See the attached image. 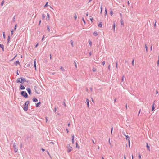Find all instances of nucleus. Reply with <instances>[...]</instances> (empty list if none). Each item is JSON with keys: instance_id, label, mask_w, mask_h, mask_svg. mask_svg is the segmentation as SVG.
Instances as JSON below:
<instances>
[{"instance_id": "47", "label": "nucleus", "mask_w": 159, "mask_h": 159, "mask_svg": "<svg viewBox=\"0 0 159 159\" xmlns=\"http://www.w3.org/2000/svg\"><path fill=\"white\" fill-rule=\"evenodd\" d=\"M105 61H103L102 62V64L103 65H105Z\"/></svg>"}, {"instance_id": "19", "label": "nucleus", "mask_w": 159, "mask_h": 159, "mask_svg": "<svg viewBox=\"0 0 159 159\" xmlns=\"http://www.w3.org/2000/svg\"><path fill=\"white\" fill-rule=\"evenodd\" d=\"M116 24L115 22H114L113 24V29L114 30V31L115 32V28Z\"/></svg>"}, {"instance_id": "23", "label": "nucleus", "mask_w": 159, "mask_h": 159, "mask_svg": "<svg viewBox=\"0 0 159 159\" xmlns=\"http://www.w3.org/2000/svg\"><path fill=\"white\" fill-rule=\"evenodd\" d=\"M34 68L36 69V61L34 60Z\"/></svg>"}, {"instance_id": "24", "label": "nucleus", "mask_w": 159, "mask_h": 159, "mask_svg": "<svg viewBox=\"0 0 159 159\" xmlns=\"http://www.w3.org/2000/svg\"><path fill=\"white\" fill-rule=\"evenodd\" d=\"M70 43L72 47H74V43L73 41L72 40H71L70 41Z\"/></svg>"}, {"instance_id": "35", "label": "nucleus", "mask_w": 159, "mask_h": 159, "mask_svg": "<svg viewBox=\"0 0 159 159\" xmlns=\"http://www.w3.org/2000/svg\"><path fill=\"white\" fill-rule=\"evenodd\" d=\"M132 65L134 66V59L132 60Z\"/></svg>"}, {"instance_id": "46", "label": "nucleus", "mask_w": 159, "mask_h": 159, "mask_svg": "<svg viewBox=\"0 0 159 159\" xmlns=\"http://www.w3.org/2000/svg\"><path fill=\"white\" fill-rule=\"evenodd\" d=\"M13 34V30H12L11 31V34L12 35Z\"/></svg>"}, {"instance_id": "45", "label": "nucleus", "mask_w": 159, "mask_h": 159, "mask_svg": "<svg viewBox=\"0 0 159 159\" xmlns=\"http://www.w3.org/2000/svg\"><path fill=\"white\" fill-rule=\"evenodd\" d=\"M89 44L91 46L92 45V42L91 41H89Z\"/></svg>"}, {"instance_id": "55", "label": "nucleus", "mask_w": 159, "mask_h": 159, "mask_svg": "<svg viewBox=\"0 0 159 159\" xmlns=\"http://www.w3.org/2000/svg\"><path fill=\"white\" fill-rule=\"evenodd\" d=\"M41 20H40L39 21V25H40V24L41 23Z\"/></svg>"}, {"instance_id": "51", "label": "nucleus", "mask_w": 159, "mask_h": 159, "mask_svg": "<svg viewBox=\"0 0 159 159\" xmlns=\"http://www.w3.org/2000/svg\"><path fill=\"white\" fill-rule=\"evenodd\" d=\"M140 111H141V109H140L139 110V113H138V116L139 115V114H140Z\"/></svg>"}, {"instance_id": "64", "label": "nucleus", "mask_w": 159, "mask_h": 159, "mask_svg": "<svg viewBox=\"0 0 159 159\" xmlns=\"http://www.w3.org/2000/svg\"><path fill=\"white\" fill-rule=\"evenodd\" d=\"M88 16V13L87 12L86 14V16Z\"/></svg>"}, {"instance_id": "10", "label": "nucleus", "mask_w": 159, "mask_h": 159, "mask_svg": "<svg viewBox=\"0 0 159 159\" xmlns=\"http://www.w3.org/2000/svg\"><path fill=\"white\" fill-rule=\"evenodd\" d=\"M20 89L21 90H23L25 89V87L22 84H20Z\"/></svg>"}, {"instance_id": "62", "label": "nucleus", "mask_w": 159, "mask_h": 159, "mask_svg": "<svg viewBox=\"0 0 159 159\" xmlns=\"http://www.w3.org/2000/svg\"><path fill=\"white\" fill-rule=\"evenodd\" d=\"M38 43H37V44H36L35 45V47H36H36H37L38 46Z\"/></svg>"}, {"instance_id": "59", "label": "nucleus", "mask_w": 159, "mask_h": 159, "mask_svg": "<svg viewBox=\"0 0 159 159\" xmlns=\"http://www.w3.org/2000/svg\"><path fill=\"white\" fill-rule=\"evenodd\" d=\"M66 130L67 131V133H68V132H69V131H68V129H66Z\"/></svg>"}, {"instance_id": "49", "label": "nucleus", "mask_w": 159, "mask_h": 159, "mask_svg": "<svg viewBox=\"0 0 159 159\" xmlns=\"http://www.w3.org/2000/svg\"><path fill=\"white\" fill-rule=\"evenodd\" d=\"M74 18H75V20H76V18H77V16H76V15H75L74 16Z\"/></svg>"}, {"instance_id": "44", "label": "nucleus", "mask_w": 159, "mask_h": 159, "mask_svg": "<svg viewBox=\"0 0 159 159\" xmlns=\"http://www.w3.org/2000/svg\"><path fill=\"white\" fill-rule=\"evenodd\" d=\"M124 76L123 75V76L122 78V81L123 82L124 81Z\"/></svg>"}, {"instance_id": "14", "label": "nucleus", "mask_w": 159, "mask_h": 159, "mask_svg": "<svg viewBox=\"0 0 159 159\" xmlns=\"http://www.w3.org/2000/svg\"><path fill=\"white\" fill-rule=\"evenodd\" d=\"M74 134H73L72 135V143L73 144L74 143Z\"/></svg>"}, {"instance_id": "39", "label": "nucleus", "mask_w": 159, "mask_h": 159, "mask_svg": "<svg viewBox=\"0 0 159 159\" xmlns=\"http://www.w3.org/2000/svg\"><path fill=\"white\" fill-rule=\"evenodd\" d=\"M16 27H17V24H16L15 25V27H14V30H16Z\"/></svg>"}, {"instance_id": "38", "label": "nucleus", "mask_w": 159, "mask_h": 159, "mask_svg": "<svg viewBox=\"0 0 159 159\" xmlns=\"http://www.w3.org/2000/svg\"><path fill=\"white\" fill-rule=\"evenodd\" d=\"M108 142H109V143L110 144V145L111 146V143L110 142V138H109V140H108Z\"/></svg>"}, {"instance_id": "52", "label": "nucleus", "mask_w": 159, "mask_h": 159, "mask_svg": "<svg viewBox=\"0 0 159 159\" xmlns=\"http://www.w3.org/2000/svg\"><path fill=\"white\" fill-rule=\"evenodd\" d=\"M2 49V50L3 51H4V46L1 48Z\"/></svg>"}, {"instance_id": "48", "label": "nucleus", "mask_w": 159, "mask_h": 159, "mask_svg": "<svg viewBox=\"0 0 159 159\" xmlns=\"http://www.w3.org/2000/svg\"><path fill=\"white\" fill-rule=\"evenodd\" d=\"M139 157L140 159H141V155L140 154H139Z\"/></svg>"}, {"instance_id": "43", "label": "nucleus", "mask_w": 159, "mask_h": 159, "mask_svg": "<svg viewBox=\"0 0 159 159\" xmlns=\"http://www.w3.org/2000/svg\"><path fill=\"white\" fill-rule=\"evenodd\" d=\"M3 46H4V45L3 44H0V48H2Z\"/></svg>"}, {"instance_id": "8", "label": "nucleus", "mask_w": 159, "mask_h": 159, "mask_svg": "<svg viewBox=\"0 0 159 159\" xmlns=\"http://www.w3.org/2000/svg\"><path fill=\"white\" fill-rule=\"evenodd\" d=\"M27 91L28 92V93L29 95H31V90L29 88H27L26 89Z\"/></svg>"}, {"instance_id": "6", "label": "nucleus", "mask_w": 159, "mask_h": 159, "mask_svg": "<svg viewBox=\"0 0 159 159\" xmlns=\"http://www.w3.org/2000/svg\"><path fill=\"white\" fill-rule=\"evenodd\" d=\"M125 136L126 137V139L128 140V143H129V146L130 147V138L127 135H125Z\"/></svg>"}, {"instance_id": "9", "label": "nucleus", "mask_w": 159, "mask_h": 159, "mask_svg": "<svg viewBox=\"0 0 159 159\" xmlns=\"http://www.w3.org/2000/svg\"><path fill=\"white\" fill-rule=\"evenodd\" d=\"M18 64H20V63L19 62L18 60L16 61H15L14 62V64L16 66H17Z\"/></svg>"}, {"instance_id": "25", "label": "nucleus", "mask_w": 159, "mask_h": 159, "mask_svg": "<svg viewBox=\"0 0 159 159\" xmlns=\"http://www.w3.org/2000/svg\"><path fill=\"white\" fill-rule=\"evenodd\" d=\"M105 16L106 15L107 13V9L106 8L105 9Z\"/></svg>"}, {"instance_id": "3", "label": "nucleus", "mask_w": 159, "mask_h": 159, "mask_svg": "<svg viewBox=\"0 0 159 159\" xmlns=\"http://www.w3.org/2000/svg\"><path fill=\"white\" fill-rule=\"evenodd\" d=\"M21 94L22 96L24 97L25 98H26L28 97V95L25 91H22L21 92Z\"/></svg>"}, {"instance_id": "30", "label": "nucleus", "mask_w": 159, "mask_h": 159, "mask_svg": "<svg viewBox=\"0 0 159 159\" xmlns=\"http://www.w3.org/2000/svg\"><path fill=\"white\" fill-rule=\"evenodd\" d=\"M100 9H101L100 13H102V5H101V8H100Z\"/></svg>"}, {"instance_id": "28", "label": "nucleus", "mask_w": 159, "mask_h": 159, "mask_svg": "<svg viewBox=\"0 0 159 159\" xmlns=\"http://www.w3.org/2000/svg\"><path fill=\"white\" fill-rule=\"evenodd\" d=\"M42 17L43 19H44L45 18V15L44 14H43L42 15Z\"/></svg>"}, {"instance_id": "40", "label": "nucleus", "mask_w": 159, "mask_h": 159, "mask_svg": "<svg viewBox=\"0 0 159 159\" xmlns=\"http://www.w3.org/2000/svg\"><path fill=\"white\" fill-rule=\"evenodd\" d=\"M75 66L76 68H77V66L76 62L74 61Z\"/></svg>"}, {"instance_id": "61", "label": "nucleus", "mask_w": 159, "mask_h": 159, "mask_svg": "<svg viewBox=\"0 0 159 159\" xmlns=\"http://www.w3.org/2000/svg\"><path fill=\"white\" fill-rule=\"evenodd\" d=\"M150 49L151 50H152V46H151L150 47Z\"/></svg>"}, {"instance_id": "32", "label": "nucleus", "mask_w": 159, "mask_h": 159, "mask_svg": "<svg viewBox=\"0 0 159 159\" xmlns=\"http://www.w3.org/2000/svg\"><path fill=\"white\" fill-rule=\"evenodd\" d=\"M60 68L61 69H62L63 71H64V69L62 67V66H61L60 67Z\"/></svg>"}, {"instance_id": "58", "label": "nucleus", "mask_w": 159, "mask_h": 159, "mask_svg": "<svg viewBox=\"0 0 159 159\" xmlns=\"http://www.w3.org/2000/svg\"><path fill=\"white\" fill-rule=\"evenodd\" d=\"M18 70H17V72H16V74H17V75H19V74L18 72Z\"/></svg>"}, {"instance_id": "29", "label": "nucleus", "mask_w": 159, "mask_h": 159, "mask_svg": "<svg viewBox=\"0 0 159 159\" xmlns=\"http://www.w3.org/2000/svg\"><path fill=\"white\" fill-rule=\"evenodd\" d=\"M117 65H118V61H116V68H117Z\"/></svg>"}, {"instance_id": "15", "label": "nucleus", "mask_w": 159, "mask_h": 159, "mask_svg": "<svg viewBox=\"0 0 159 159\" xmlns=\"http://www.w3.org/2000/svg\"><path fill=\"white\" fill-rule=\"evenodd\" d=\"M10 36H8V39H7V44H8L9 43V41H10Z\"/></svg>"}, {"instance_id": "1", "label": "nucleus", "mask_w": 159, "mask_h": 159, "mask_svg": "<svg viewBox=\"0 0 159 159\" xmlns=\"http://www.w3.org/2000/svg\"><path fill=\"white\" fill-rule=\"evenodd\" d=\"M26 80L25 79L21 77V78H18L16 80V82L17 83H20L23 84L24 82H26Z\"/></svg>"}, {"instance_id": "18", "label": "nucleus", "mask_w": 159, "mask_h": 159, "mask_svg": "<svg viewBox=\"0 0 159 159\" xmlns=\"http://www.w3.org/2000/svg\"><path fill=\"white\" fill-rule=\"evenodd\" d=\"M154 102H155V101L154 102H153V105H152V111H153L154 110V109H155V107H154L155 103H154Z\"/></svg>"}, {"instance_id": "5", "label": "nucleus", "mask_w": 159, "mask_h": 159, "mask_svg": "<svg viewBox=\"0 0 159 159\" xmlns=\"http://www.w3.org/2000/svg\"><path fill=\"white\" fill-rule=\"evenodd\" d=\"M13 147L14 148V151L15 152H16L18 151L17 147L15 144L14 142L13 143Z\"/></svg>"}, {"instance_id": "57", "label": "nucleus", "mask_w": 159, "mask_h": 159, "mask_svg": "<svg viewBox=\"0 0 159 159\" xmlns=\"http://www.w3.org/2000/svg\"><path fill=\"white\" fill-rule=\"evenodd\" d=\"M159 64V60H158L157 62V65H158Z\"/></svg>"}, {"instance_id": "37", "label": "nucleus", "mask_w": 159, "mask_h": 159, "mask_svg": "<svg viewBox=\"0 0 159 159\" xmlns=\"http://www.w3.org/2000/svg\"><path fill=\"white\" fill-rule=\"evenodd\" d=\"M4 3V1H3L2 2H1V6H2L3 5Z\"/></svg>"}, {"instance_id": "12", "label": "nucleus", "mask_w": 159, "mask_h": 159, "mask_svg": "<svg viewBox=\"0 0 159 159\" xmlns=\"http://www.w3.org/2000/svg\"><path fill=\"white\" fill-rule=\"evenodd\" d=\"M33 101L34 102H37L38 101V99L35 98H33Z\"/></svg>"}, {"instance_id": "16", "label": "nucleus", "mask_w": 159, "mask_h": 159, "mask_svg": "<svg viewBox=\"0 0 159 159\" xmlns=\"http://www.w3.org/2000/svg\"><path fill=\"white\" fill-rule=\"evenodd\" d=\"M41 103L40 102L38 103H37L36 104V106L37 107H39V105L41 104Z\"/></svg>"}, {"instance_id": "33", "label": "nucleus", "mask_w": 159, "mask_h": 159, "mask_svg": "<svg viewBox=\"0 0 159 159\" xmlns=\"http://www.w3.org/2000/svg\"><path fill=\"white\" fill-rule=\"evenodd\" d=\"M92 70L93 72H95L96 71V69L95 68H93Z\"/></svg>"}, {"instance_id": "11", "label": "nucleus", "mask_w": 159, "mask_h": 159, "mask_svg": "<svg viewBox=\"0 0 159 159\" xmlns=\"http://www.w3.org/2000/svg\"><path fill=\"white\" fill-rule=\"evenodd\" d=\"M120 22H121V25H122L123 26L124 25V21L122 19V18H121V19Z\"/></svg>"}, {"instance_id": "56", "label": "nucleus", "mask_w": 159, "mask_h": 159, "mask_svg": "<svg viewBox=\"0 0 159 159\" xmlns=\"http://www.w3.org/2000/svg\"><path fill=\"white\" fill-rule=\"evenodd\" d=\"M120 17H121V18H122V14H121V13H120Z\"/></svg>"}, {"instance_id": "26", "label": "nucleus", "mask_w": 159, "mask_h": 159, "mask_svg": "<svg viewBox=\"0 0 159 159\" xmlns=\"http://www.w3.org/2000/svg\"><path fill=\"white\" fill-rule=\"evenodd\" d=\"M47 30L49 32L50 31V30L49 26L47 25Z\"/></svg>"}, {"instance_id": "60", "label": "nucleus", "mask_w": 159, "mask_h": 159, "mask_svg": "<svg viewBox=\"0 0 159 159\" xmlns=\"http://www.w3.org/2000/svg\"><path fill=\"white\" fill-rule=\"evenodd\" d=\"M108 69L109 70H110V65H109L108 66Z\"/></svg>"}, {"instance_id": "2", "label": "nucleus", "mask_w": 159, "mask_h": 159, "mask_svg": "<svg viewBox=\"0 0 159 159\" xmlns=\"http://www.w3.org/2000/svg\"><path fill=\"white\" fill-rule=\"evenodd\" d=\"M29 103V101H27L25 102L24 104V107L23 108V109L25 111H26L28 110V105Z\"/></svg>"}, {"instance_id": "36", "label": "nucleus", "mask_w": 159, "mask_h": 159, "mask_svg": "<svg viewBox=\"0 0 159 159\" xmlns=\"http://www.w3.org/2000/svg\"><path fill=\"white\" fill-rule=\"evenodd\" d=\"M48 2H47L46 4H45V5L44 6V7H46L47 6H48Z\"/></svg>"}, {"instance_id": "50", "label": "nucleus", "mask_w": 159, "mask_h": 159, "mask_svg": "<svg viewBox=\"0 0 159 159\" xmlns=\"http://www.w3.org/2000/svg\"><path fill=\"white\" fill-rule=\"evenodd\" d=\"M90 20L91 21V22H92V20H93V18H90Z\"/></svg>"}, {"instance_id": "63", "label": "nucleus", "mask_w": 159, "mask_h": 159, "mask_svg": "<svg viewBox=\"0 0 159 159\" xmlns=\"http://www.w3.org/2000/svg\"><path fill=\"white\" fill-rule=\"evenodd\" d=\"M42 150L44 152V151H45V149H44L42 148Z\"/></svg>"}, {"instance_id": "41", "label": "nucleus", "mask_w": 159, "mask_h": 159, "mask_svg": "<svg viewBox=\"0 0 159 159\" xmlns=\"http://www.w3.org/2000/svg\"><path fill=\"white\" fill-rule=\"evenodd\" d=\"M13 21L14 22L15 21V16H14L13 18Z\"/></svg>"}, {"instance_id": "42", "label": "nucleus", "mask_w": 159, "mask_h": 159, "mask_svg": "<svg viewBox=\"0 0 159 159\" xmlns=\"http://www.w3.org/2000/svg\"><path fill=\"white\" fill-rule=\"evenodd\" d=\"M82 20L83 21V22H84V23L85 24V20H84V18H83L82 19Z\"/></svg>"}, {"instance_id": "13", "label": "nucleus", "mask_w": 159, "mask_h": 159, "mask_svg": "<svg viewBox=\"0 0 159 159\" xmlns=\"http://www.w3.org/2000/svg\"><path fill=\"white\" fill-rule=\"evenodd\" d=\"M86 102H87V107H89V99H86Z\"/></svg>"}, {"instance_id": "22", "label": "nucleus", "mask_w": 159, "mask_h": 159, "mask_svg": "<svg viewBox=\"0 0 159 159\" xmlns=\"http://www.w3.org/2000/svg\"><path fill=\"white\" fill-rule=\"evenodd\" d=\"M146 147L148 149V150H149V151H150V147H149V146L148 145V143H147Z\"/></svg>"}, {"instance_id": "27", "label": "nucleus", "mask_w": 159, "mask_h": 159, "mask_svg": "<svg viewBox=\"0 0 159 159\" xmlns=\"http://www.w3.org/2000/svg\"><path fill=\"white\" fill-rule=\"evenodd\" d=\"M47 16L48 20H49L50 19V16L49 14L48 13L47 14Z\"/></svg>"}, {"instance_id": "4", "label": "nucleus", "mask_w": 159, "mask_h": 159, "mask_svg": "<svg viewBox=\"0 0 159 159\" xmlns=\"http://www.w3.org/2000/svg\"><path fill=\"white\" fill-rule=\"evenodd\" d=\"M67 152L68 153L70 152L72 149V148L71 147L69 144H67Z\"/></svg>"}, {"instance_id": "34", "label": "nucleus", "mask_w": 159, "mask_h": 159, "mask_svg": "<svg viewBox=\"0 0 159 159\" xmlns=\"http://www.w3.org/2000/svg\"><path fill=\"white\" fill-rule=\"evenodd\" d=\"M145 48H146V52H147V51H148V47H147L146 44L145 45Z\"/></svg>"}, {"instance_id": "53", "label": "nucleus", "mask_w": 159, "mask_h": 159, "mask_svg": "<svg viewBox=\"0 0 159 159\" xmlns=\"http://www.w3.org/2000/svg\"><path fill=\"white\" fill-rule=\"evenodd\" d=\"M112 130H113V128L112 127V128H111V134H112Z\"/></svg>"}, {"instance_id": "7", "label": "nucleus", "mask_w": 159, "mask_h": 159, "mask_svg": "<svg viewBox=\"0 0 159 159\" xmlns=\"http://www.w3.org/2000/svg\"><path fill=\"white\" fill-rule=\"evenodd\" d=\"M34 90L35 91V93L37 94H40V92L39 91H37V87L35 86H34Z\"/></svg>"}, {"instance_id": "20", "label": "nucleus", "mask_w": 159, "mask_h": 159, "mask_svg": "<svg viewBox=\"0 0 159 159\" xmlns=\"http://www.w3.org/2000/svg\"><path fill=\"white\" fill-rule=\"evenodd\" d=\"M98 27H100V28H101L102 27V23H99L98 25Z\"/></svg>"}, {"instance_id": "17", "label": "nucleus", "mask_w": 159, "mask_h": 159, "mask_svg": "<svg viewBox=\"0 0 159 159\" xmlns=\"http://www.w3.org/2000/svg\"><path fill=\"white\" fill-rule=\"evenodd\" d=\"M93 35L95 36H97L98 35V33L96 31H95L93 33Z\"/></svg>"}, {"instance_id": "31", "label": "nucleus", "mask_w": 159, "mask_h": 159, "mask_svg": "<svg viewBox=\"0 0 159 159\" xmlns=\"http://www.w3.org/2000/svg\"><path fill=\"white\" fill-rule=\"evenodd\" d=\"M3 36L4 38L5 39V33L4 32L3 33Z\"/></svg>"}, {"instance_id": "54", "label": "nucleus", "mask_w": 159, "mask_h": 159, "mask_svg": "<svg viewBox=\"0 0 159 159\" xmlns=\"http://www.w3.org/2000/svg\"><path fill=\"white\" fill-rule=\"evenodd\" d=\"M56 111H57V109H56V108L55 107V109L54 110V111L55 112H56Z\"/></svg>"}, {"instance_id": "21", "label": "nucleus", "mask_w": 159, "mask_h": 159, "mask_svg": "<svg viewBox=\"0 0 159 159\" xmlns=\"http://www.w3.org/2000/svg\"><path fill=\"white\" fill-rule=\"evenodd\" d=\"M110 14L111 16H112L113 14V12L112 11L111 9V10H110Z\"/></svg>"}]
</instances>
